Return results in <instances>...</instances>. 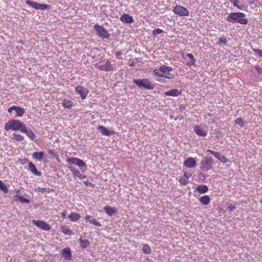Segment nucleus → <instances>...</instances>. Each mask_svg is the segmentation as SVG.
I'll return each mask as SVG.
<instances>
[{
	"label": "nucleus",
	"mask_w": 262,
	"mask_h": 262,
	"mask_svg": "<svg viewBox=\"0 0 262 262\" xmlns=\"http://www.w3.org/2000/svg\"><path fill=\"white\" fill-rule=\"evenodd\" d=\"M172 70V67L163 64L160 68L155 69L153 73L157 76L170 79L173 78V74L170 73Z\"/></svg>",
	"instance_id": "nucleus-1"
},
{
	"label": "nucleus",
	"mask_w": 262,
	"mask_h": 262,
	"mask_svg": "<svg viewBox=\"0 0 262 262\" xmlns=\"http://www.w3.org/2000/svg\"><path fill=\"white\" fill-rule=\"evenodd\" d=\"M227 20L230 23H238L242 25H246L248 21L247 18H246V14L242 12L230 13L227 18Z\"/></svg>",
	"instance_id": "nucleus-2"
},
{
	"label": "nucleus",
	"mask_w": 262,
	"mask_h": 262,
	"mask_svg": "<svg viewBox=\"0 0 262 262\" xmlns=\"http://www.w3.org/2000/svg\"><path fill=\"white\" fill-rule=\"evenodd\" d=\"M26 125L18 120L12 119L7 122L5 125V129L8 131L10 129L14 131H20L25 129Z\"/></svg>",
	"instance_id": "nucleus-3"
},
{
	"label": "nucleus",
	"mask_w": 262,
	"mask_h": 262,
	"mask_svg": "<svg viewBox=\"0 0 262 262\" xmlns=\"http://www.w3.org/2000/svg\"><path fill=\"white\" fill-rule=\"evenodd\" d=\"M134 83L140 88H144L147 90H152L154 85H152L148 79H136L134 80Z\"/></svg>",
	"instance_id": "nucleus-4"
},
{
	"label": "nucleus",
	"mask_w": 262,
	"mask_h": 262,
	"mask_svg": "<svg viewBox=\"0 0 262 262\" xmlns=\"http://www.w3.org/2000/svg\"><path fill=\"white\" fill-rule=\"evenodd\" d=\"M94 29L96 32L97 35L102 39H108L110 36V34L108 31L101 25L98 24L95 25Z\"/></svg>",
	"instance_id": "nucleus-5"
},
{
	"label": "nucleus",
	"mask_w": 262,
	"mask_h": 262,
	"mask_svg": "<svg viewBox=\"0 0 262 262\" xmlns=\"http://www.w3.org/2000/svg\"><path fill=\"white\" fill-rule=\"evenodd\" d=\"M26 3L28 6L36 10H45L46 9H50L51 8V6L49 5L40 4L29 0L26 1Z\"/></svg>",
	"instance_id": "nucleus-6"
},
{
	"label": "nucleus",
	"mask_w": 262,
	"mask_h": 262,
	"mask_svg": "<svg viewBox=\"0 0 262 262\" xmlns=\"http://www.w3.org/2000/svg\"><path fill=\"white\" fill-rule=\"evenodd\" d=\"M96 68H98L100 71L108 72L114 70L113 64L109 60H107L104 64H100L97 63L95 64Z\"/></svg>",
	"instance_id": "nucleus-7"
},
{
	"label": "nucleus",
	"mask_w": 262,
	"mask_h": 262,
	"mask_svg": "<svg viewBox=\"0 0 262 262\" xmlns=\"http://www.w3.org/2000/svg\"><path fill=\"white\" fill-rule=\"evenodd\" d=\"M182 57L185 61V64L188 66H194L196 62V59L191 53H182Z\"/></svg>",
	"instance_id": "nucleus-8"
},
{
	"label": "nucleus",
	"mask_w": 262,
	"mask_h": 262,
	"mask_svg": "<svg viewBox=\"0 0 262 262\" xmlns=\"http://www.w3.org/2000/svg\"><path fill=\"white\" fill-rule=\"evenodd\" d=\"M66 162L68 164H73L74 165L78 166L79 168H82L83 167H86V164L82 160L77 158H70L66 160Z\"/></svg>",
	"instance_id": "nucleus-9"
},
{
	"label": "nucleus",
	"mask_w": 262,
	"mask_h": 262,
	"mask_svg": "<svg viewBox=\"0 0 262 262\" xmlns=\"http://www.w3.org/2000/svg\"><path fill=\"white\" fill-rule=\"evenodd\" d=\"M32 222L42 230L49 231L51 229V226L43 221L33 220Z\"/></svg>",
	"instance_id": "nucleus-10"
},
{
	"label": "nucleus",
	"mask_w": 262,
	"mask_h": 262,
	"mask_svg": "<svg viewBox=\"0 0 262 262\" xmlns=\"http://www.w3.org/2000/svg\"><path fill=\"white\" fill-rule=\"evenodd\" d=\"M173 11L176 14L182 16H187L189 15V11L185 7L179 5L174 7Z\"/></svg>",
	"instance_id": "nucleus-11"
},
{
	"label": "nucleus",
	"mask_w": 262,
	"mask_h": 262,
	"mask_svg": "<svg viewBox=\"0 0 262 262\" xmlns=\"http://www.w3.org/2000/svg\"><path fill=\"white\" fill-rule=\"evenodd\" d=\"M13 111L16 112V117H21L25 113L24 108L18 106L14 105L8 109V112L9 113H11Z\"/></svg>",
	"instance_id": "nucleus-12"
},
{
	"label": "nucleus",
	"mask_w": 262,
	"mask_h": 262,
	"mask_svg": "<svg viewBox=\"0 0 262 262\" xmlns=\"http://www.w3.org/2000/svg\"><path fill=\"white\" fill-rule=\"evenodd\" d=\"M75 91L80 95L82 99L86 98L89 93V90L86 88L81 85L77 86L75 88Z\"/></svg>",
	"instance_id": "nucleus-13"
},
{
	"label": "nucleus",
	"mask_w": 262,
	"mask_h": 262,
	"mask_svg": "<svg viewBox=\"0 0 262 262\" xmlns=\"http://www.w3.org/2000/svg\"><path fill=\"white\" fill-rule=\"evenodd\" d=\"M192 176L190 172L184 171L183 176L180 178L179 182L182 185H186L189 182V179Z\"/></svg>",
	"instance_id": "nucleus-14"
},
{
	"label": "nucleus",
	"mask_w": 262,
	"mask_h": 262,
	"mask_svg": "<svg viewBox=\"0 0 262 262\" xmlns=\"http://www.w3.org/2000/svg\"><path fill=\"white\" fill-rule=\"evenodd\" d=\"M194 132L196 134L201 137H205L207 135V130L200 125H195L194 127Z\"/></svg>",
	"instance_id": "nucleus-15"
},
{
	"label": "nucleus",
	"mask_w": 262,
	"mask_h": 262,
	"mask_svg": "<svg viewBox=\"0 0 262 262\" xmlns=\"http://www.w3.org/2000/svg\"><path fill=\"white\" fill-rule=\"evenodd\" d=\"M70 170L72 173L74 178H78L80 180H83L86 178V176L83 175L76 168L71 166L69 167Z\"/></svg>",
	"instance_id": "nucleus-16"
},
{
	"label": "nucleus",
	"mask_w": 262,
	"mask_h": 262,
	"mask_svg": "<svg viewBox=\"0 0 262 262\" xmlns=\"http://www.w3.org/2000/svg\"><path fill=\"white\" fill-rule=\"evenodd\" d=\"M184 165L188 168H193L196 166V160L194 158H188L184 161Z\"/></svg>",
	"instance_id": "nucleus-17"
},
{
	"label": "nucleus",
	"mask_w": 262,
	"mask_h": 262,
	"mask_svg": "<svg viewBox=\"0 0 262 262\" xmlns=\"http://www.w3.org/2000/svg\"><path fill=\"white\" fill-rule=\"evenodd\" d=\"M28 170L36 176H40L41 175V172L37 170L35 165L31 162L28 163Z\"/></svg>",
	"instance_id": "nucleus-18"
},
{
	"label": "nucleus",
	"mask_w": 262,
	"mask_h": 262,
	"mask_svg": "<svg viewBox=\"0 0 262 262\" xmlns=\"http://www.w3.org/2000/svg\"><path fill=\"white\" fill-rule=\"evenodd\" d=\"M98 129L99 130L101 134L104 136H109L111 135L114 134L115 132L111 130H108L105 126L102 125H98Z\"/></svg>",
	"instance_id": "nucleus-19"
},
{
	"label": "nucleus",
	"mask_w": 262,
	"mask_h": 262,
	"mask_svg": "<svg viewBox=\"0 0 262 262\" xmlns=\"http://www.w3.org/2000/svg\"><path fill=\"white\" fill-rule=\"evenodd\" d=\"M120 20L124 23L130 24L134 21L133 17L128 14H124L121 16Z\"/></svg>",
	"instance_id": "nucleus-20"
},
{
	"label": "nucleus",
	"mask_w": 262,
	"mask_h": 262,
	"mask_svg": "<svg viewBox=\"0 0 262 262\" xmlns=\"http://www.w3.org/2000/svg\"><path fill=\"white\" fill-rule=\"evenodd\" d=\"M85 220H86L89 223L92 224L93 225L97 226V227H101L102 225L98 222L95 218H94L92 215H87L84 217Z\"/></svg>",
	"instance_id": "nucleus-21"
},
{
	"label": "nucleus",
	"mask_w": 262,
	"mask_h": 262,
	"mask_svg": "<svg viewBox=\"0 0 262 262\" xmlns=\"http://www.w3.org/2000/svg\"><path fill=\"white\" fill-rule=\"evenodd\" d=\"M61 255L65 259H71L72 258L71 249L68 247L64 248L62 250Z\"/></svg>",
	"instance_id": "nucleus-22"
},
{
	"label": "nucleus",
	"mask_w": 262,
	"mask_h": 262,
	"mask_svg": "<svg viewBox=\"0 0 262 262\" xmlns=\"http://www.w3.org/2000/svg\"><path fill=\"white\" fill-rule=\"evenodd\" d=\"M165 95L167 96L176 97L181 94V92L178 89H172L164 93Z\"/></svg>",
	"instance_id": "nucleus-23"
},
{
	"label": "nucleus",
	"mask_w": 262,
	"mask_h": 262,
	"mask_svg": "<svg viewBox=\"0 0 262 262\" xmlns=\"http://www.w3.org/2000/svg\"><path fill=\"white\" fill-rule=\"evenodd\" d=\"M105 212L110 216H112L113 214H116L117 213V211L116 209L109 206H106L103 208Z\"/></svg>",
	"instance_id": "nucleus-24"
},
{
	"label": "nucleus",
	"mask_w": 262,
	"mask_h": 262,
	"mask_svg": "<svg viewBox=\"0 0 262 262\" xmlns=\"http://www.w3.org/2000/svg\"><path fill=\"white\" fill-rule=\"evenodd\" d=\"M62 105L64 108L70 109L74 106V102L70 99H64L62 101Z\"/></svg>",
	"instance_id": "nucleus-25"
},
{
	"label": "nucleus",
	"mask_w": 262,
	"mask_h": 262,
	"mask_svg": "<svg viewBox=\"0 0 262 262\" xmlns=\"http://www.w3.org/2000/svg\"><path fill=\"white\" fill-rule=\"evenodd\" d=\"M32 156V158L36 160L41 161L44 158L45 152L43 151L34 152Z\"/></svg>",
	"instance_id": "nucleus-26"
},
{
	"label": "nucleus",
	"mask_w": 262,
	"mask_h": 262,
	"mask_svg": "<svg viewBox=\"0 0 262 262\" xmlns=\"http://www.w3.org/2000/svg\"><path fill=\"white\" fill-rule=\"evenodd\" d=\"M22 133H25L32 140H34L36 138L35 134L31 129H28L26 126H25V129H24V130H22Z\"/></svg>",
	"instance_id": "nucleus-27"
},
{
	"label": "nucleus",
	"mask_w": 262,
	"mask_h": 262,
	"mask_svg": "<svg viewBox=\"0 0 262 262\" xmlns=\"http://www.w3.org/2000/svg\"><path fill=\"white\" fill-rule=\"evenodd\" d=\"M68 217L71 221L76 222L80 218V215L76 212H72L69 214Z\"/></svg>",
	"instance_id": "nucleus-28"
},
{
	"label": "nucleus",
	"mask_w": 262,
	"mask_h": 262,
	"mask_svg": "<svg viewBox=\"0 0 262 262\" xmlns=\"http://www.w3.org/2000/svg\"><path fill=\"white\" fill-rule=\"evenodd\" d=\"M214 156L223 163H226L228 161V159L220 152L214 151Z\"/></svg>",
	"instance_id": "nucleus-29"
},
{
	"label": "nucleus",
	"mask_w": 262,
	"mask_h": 262,
	"mask_svg": "<svg viewBox=\"0 0 262 262\" xmlns=\"http://www.w3.org/2000/svg\"><path fill=\"white\" fill-rule=\"evenodd\" d=\"M196 190L200 193H204L207 192L208 188L205 185H200L196 187Z\"/></svg>",
	"instance_id": "nucleus-30"
},
{
	"label": "nucleus",
	"mask_w": 262,
	"mask_h": 262,
	"mask_svg": "<svg viewBox=\"0 0 262 262\" xmlns=\"http://www.w3.org/2000/svg\"><path fill=\"white\" fill-rule=\"evenodd\" d=\"M61 230L66 235H71L72 234V230L66 225L61 226Z\"/></svg>",
	"instance_id": "nucleus-31"
},
{
	"label": "nucleus",
	"mask_w": 262,
	"mask_h": 262,
	"mask_svg": "<svg viewBox=\"0 0 262 262\" xmlns=\"http://www.w3.org/2000/svg\"><path fill=\"white\" fill-rule=\"evenodd\" d=\"M199 200L202 204L205 205H208L210 202V199L208 195L201 197Z\"/></svg>",
	"instance_id": "nucleus-32"
},
{
	"label": "nucleus",
	"mask_w": 262,
	"mask_h": 262,
	"mask_svg": "<svg viewBox=\"0 0 262 262\" xmlns=\"http://www.w3.org/2000/svg\"><path fill=\"white\" fill-rule=\"evenodd\" d=\"M15 201H18L22 203H29V200L27 199L23 198L22 196L16 195L14 196Z\"/></svg>",
	"instance_id": "nucleus-33"
},
{
	"label": "nucleus",
	"mask_w": 262,
	"mask_h": 262,
	"mask_svg": "<svg viewBox=\"0 0 262 262\" xmlns=\"http://www.w3.org/2000/svg\"><path fill=\"white\" fill-rule=\"evenodd\" d=\"M12 139L17 141H21L24 140V137L20 134L13 133L12 134Z\"/></svg>",
	"instance_id": "nucleus-34"
},
{
	"label": "nucleus",
	"mask_w": 262,
	"mask_h": 262,
	"mask_svg": "<svg viewBox=\"0 0 262 262\" xmlns=\"http://www.w3.org/2000/svg\"><path fill=\"white\" fill-rule=\"evenodd\" d=\"M79 244L81 247L83 248H86L90 244L89 242L87 239H82L80 238L79 239Z\"/></svg>",
	"instance_id": "nucleus-35"
},
{
	"label": "nucleus",
	"mask_w": 262,
	"mask_h": 262,
	"mask_svg": "<svg viewBox=\"0 0 262 262\" xmlns=\"http://www.w3.org/2000/svg\"><path fill=\"white\" fill-rule=\"evenodd\" d=\"M235 124L241 127H243L245 125L244 120L241 118H237L235 120Z\"/></svg>",
	"instance_id": "nucleus-36"
},
{
	"label": "nucleus",
	"mask_w": 262,
	"mask_h": 262,
	"mask_svg": "<svg viewBox=\"0 0 262 262\" xmlns=\"http://www.w3.org/2000/svg\"><path fill=\"white\" fill-rule=\"evenodd\" d=\"M227 42H228V41L226 39V36H222L219 38L217 43L219 45L223 44V45H226L227 44Z\"/></svg>",
	"instance_id": "nucleus-37"
},
{
	"label": "nucleus",
	"mask_w": 262,
	"mask_h": 262,
	"mask_svg": "<svg viewBox=\"0 0 262 262\" xmlns=\"http://www.w3.org/2000/svg\"><path fill=\"white\" fill-rule=\"evenodd\" d=\"M0 190L3 191L5 193L8 192L7 187L1 180H0Z\"/></svg>",
	"instance_id": "nucleus-38"
},
{
	"label": "nucleus",
	"mask_w": 262,
	"mask_h": 262,
	"mask_svg": "<svg viewBox=\"0 0 262 262\" xmlns=\"http://www.w3.org/2000/svg\"><path fill=\"white\" fill-rule=\"evenodd\" d=\"M143 251L144 253L150 254L151 253V248L147 244H144L142 248Z\"/></svg>",
	"instance_id": "nucleus-39"
},
{
	"label": "nucleus",
	"mask_w": 262,
	"mask_h": 262,
	"mask_svg": "<svg viewBox=\"0 0 262 262\" xmlns=\"http://www.w3.org/2000/svg\"><path fill=\"white\" fill-rule=\"evenodd\" d=\"M38 189H39V191H40L41 192H46L48 193H50L51 192L53 191V189H51L50 188H46L44 187L38 188Z\"/></svg>",
	"instance_id": "nucleus-40"
},
{
	"label": "nucleus",
	"mask_w": 262,
	"mask_h": 262,
	"mask_svg": "<svg viewBox=\"0 0 262 262\" xmlns=\"http://www.w3.org/2000/svg\"><path fill=\"white\" fill-rule=\"evenodd\" d=\"M163 32V30L161 29H156L153 30L152 34L156 36L160 33Z\"/></svg>",
	"instance_id": "nucleus-41"
},
{
	"label": "nucleus",
	"mask_w": 262,
	"mask_h": 262,
	"mask_svg": "<svg viewBox=\"0 0 262 262\" xmlns=\"http://www.w3.org/2000/svg\"><path fill=\"white\" fill-rule=\"evenodd\" d=\"M231 3H232L235 7H237L238 9H241V8L238 5L239 2L238 0H230Z\"/></svg>",
	"instance_id": "nucleus-42"
},
{
	"label": "nucleus",
	"mask_w": 262,
	"mask_h": 262,
	"mask_svg": "<svg viewBox=\"0 0 262 262\" xmlns=\"http://www.w3.org/2000/svg\"><path fill=\"white\" fill-rule=\"evenodd\" d=\"M254 53L257 54L259 57H262V50L258 49H253Z\"/></svg>",
	"instance_id": "nucleus-43"
},
{
	"label": "nucleus",
	"mask_w": 262,
	"mask_h": 262,
	"mask_svg": "<svg viewBox=\"0 0 262 262\" xmlns=\"http://www.w3.org/2000/svg\"><path fill=\"white\" fill-rule=\"evenodd\" d=\"M228 209L230 211H233L236 209V206L233 204L230 203L228 204Z\"/></svg>",
	"instance_id": "nucleus-44"
},
{
	"label": "nucleus",
	"mask_w": 262,
	"mask_h": 262,
	"mask_svg": "<svg viewBox=\"0 0 262 262\" xmlns=\"http://www.w3.org/2000/svg\"><path fill=\"white\" fill-rule=\"evenodd\" d=\"M48 153L52 155V156H55V157H57V155L56 153H55L54 151V150L53 149H49L48 150Z\"/></svg>",
	"instance_id": "nucleus-45"
},
{
	"label": "nucleus",
	"mask_w": 262,
	"mask_h": 262,
	"mask_svg": "<svg viewBox=\"0 0 262 262\" xmlns=\"http://www.w3.org/2000/svg\"><path fill=\"white\" fill-rule=\"evenodd\" d=\"M256 69L257 70L259 74H260V73H261V72H262V69H261L260 67H259L257 66V67H256Z\"/></svg>",
	"instance_id": "nucleus-46"
},
{
	"label": "nucleus",
	"mask_w": 262,
	"mask_h": 262,
	"mask_svg": "<svg viewBox=\"0 0 262 262\" xmlns=\"http://www.w3.org/2000/svg\"><path fill=\"white\" fill-rule=\"evenodd\" d=\"M62 217L64 219L66 216V212L64 211L61 213Z\"/></svg>",
	"instance_id": "nucleus-47"
},
{
	"label": "nucleus",
	"mask_w": 262,
	"mask_h": 262,
	"mask_svg": "<svg viewBox=\"0 0 262 262\" xmlns=\"http://www.w3.org/2000/svg\"><path fill=\"white\" fill-rule=\"evenodd\" d=\"M83 183L86 185V186H89L90 184H91L90 183H89L87 181H83Z\"/></svg>",
	"instance_id": "nucleus-48"
},
{
	"label": "nucleus",
	"mask_w": 262,
	"mask_h": 262,
	"mask_svg": "<svg viewBox=\"0 0 262 262\" xmlns=\"http://www.w3.org/2000/svg\"><path fill=\"white\" fill-rule=\"evenodd\" d=\"M121 54H122V52L120 51H119L116 53V56H118L121 55Z\"/></svg>",
	"instance_id": "nucleus-49"
},
{
	"label": "nucleus",
	"mask_w": 262,
	"mask_h": 262,
	"mask_svg": "<svg viewBox=\"0 0 262 262\" xmlns=\"http://www.w3.org/2000/svg\"><path fill=\"white\" fill-rule=\"evenodd\" d=\"M209 168H209V167H208V166L205 167V166H203V169H206V170H208V169H209Z\"/></svg>",
	"instance_id": "nucleus-50"
},
{
	"label": "nucleus",
	"mask_w": 262,
	"mask_h": 262,
	"mask_svg": "<svg viewBox=\"0 0 262 262\" xmlns=\"http://www.w3.org/2000/svg\"><path fill=\"white\" fill-rule=\"evenodd\" d=\"M56 157V160H57V161L60 162V160H59V157L57 156Z\"/></svg>",
	"instance_id": "nucleus-51"
},
{
	"label": "nucleus",
	"mask_w": 262,
	"mask_h": 262,
	"mask_svg": "<svg viewBox=\"0 0 262 262\" xmlns=\"http://www.w3.org/2000/svg\"><path fill=\"white\" fill-rule=\"evenodd\" d=\"M209 151H210L211 154H213V151H212V150H209Z\"/></svg>",
	"instance_id": "nucleus-52"
},
{
	"label": "nucleus",
	"mask_w": 262,
	"mask_h": 262,
	"mask_svg": "<svg viewBox=\"0 0 262 262\" xmlns=\"http://www.w3.org/2000/svg\"><path fill=\"white\" fill-rule=\"evenodd\" d=\"M157 81H161V82H163V81H161V80H159V79H157Z\"/></svg>",
	"instance_id": "nucleus-53"
},
{
	"label": "nucleus",
	"mask_w": 262,
	"mask_h": 262,
	"mask_svg": "<svg viewBox=\"0 0 262 262\" xmlns=\"http://www.w3.org/2000/svg\"><path fill=\"white\" fill-rule=\"evenodd\" d=\"M260 202L262 204V199L260 200Z\"/></svg>",
	"instance_id": "nucleus-54"
},
{
	"label": "nucleus",
	"mask_w": 262,
	"mask_h": 262,
	"mask_svg": "<svg viewBox=\"0 0 262 262\" xmlns=\"http://www.w3.org/2000/svg\"><path fill=\"white\" fill-rule=\"evenodd\" d=\"M220 210H222V209H221V208H220Z\"/></svg>",
	"instance_id": "nucleus-55"
}]
</instances>
